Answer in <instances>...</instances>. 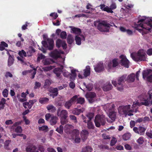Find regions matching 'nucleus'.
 <instances>
[{"label":"nucleus","instance_id":"obj_8","mask_svg":"<svg viewBox=\"0 0 152 152\" xmlns=\"http://www.w3.org/2000/svg\"><path fill=\"white\" fill-rule=\"evenodd\" d=\"M94 122L96 126L99 127L101 125H104L106 122L105 118L103 115H96L95 119Z\"/></svg>","mask_w":152,"mask_h":152},{"label":"nucleus","instance_id":"obj_58","mask_svg":"<svg viewBox=\"0 0 152 152\" xmlns=\"http://www.w3.org/2000/svg\"><path fill=\"white\" fill-rule=\"evenodd\" d=\"M22 129L21 126H18L15 129V132L18 133H21L22 132Z\"/></svg>","mask_w":152,"mask_h":152},{"label":"nucleus","instance_id":"obj_54","mask_svg":"<svg viewBox=\"0 0 152 152\" xmlns=\"http://www.w3.org/2000/svg\"><path fill=\"white\" fill-rule=\"evenodd\" d=\"M19 55L21 57H22L23 56L26 57V53L23 50H22L21 51H19Z\"/></svg>","mask_w":152,"mask_h":152},{"label":"nucleus","instance_id":"obj_19","mask_svg":"<svg viewBox=\"0 0 152 152\" xmlns=\"http://www.w3.org/2000/svg\"><path fill=\"white\" fill-rule=\"evenodd\" d=\"M76 43L78 45H80L81 44V41H84L85 40V37L83 35L76 36L75 37Z\"/></svg>","mask_w":152,"mask_h":152},{"label":"nucleus","instance_id":"obj_64","mask_svg":"<svg viewBox=\"0 0 152 152\" xmlns=\"http://www.w3.org/2000/svg\"><path fill=\"white\" fill-rule=\"evenodd\" d=\"M45 57V56L42 54H41L40 55H39L38 57L37 61L39 62L41 59H44Z\"/></svg>","mask_w":152,"mask_h":152},{"label":"nucleus","instance_id":"obj_15","mask_svg":"<svg viewBox=\"0 0 152 152\" xmlns=\"http://www.w3.org/2000/svg\"><path fill=\"white\" fill-rule=\"evenodd\" d=\"M118 64V60L115 58L113 59L112 61H110L108 64V69H111L112 67L117 66Z\"/></svg>","mask_w":152,"mask_h":152},{"label":"nucleus","instance_id":"obj_3","mask_svg":"<svg viewBox=\"0 0 152 152\" xmlns=\"http://www.w3.org/2000/svg\"><path fill=\"white\" fill-rule=\"evenodd\" d=\"M94 25H97V28L100 31L108 32L111 25L105 21L95 22Z\"/></svg>","mask_w":152,"mask_h":152},{"label":"nucleus","instance_id":"obj_23","mask_svg":"<svg viewBox=\"0 0 152 152\" xmlns=\"http://www.w3.org/2000/svg\"><path fill=\"white\" fill-rule=\"evenodd\" d=\"M36 69H34L33 70L25 71L23 72L22 73L23 75H26L28 73H31L32 75L31 77V78L33 79L35 77V75L36 73Z\"/></svg>","mask_w":152,"mask_h":152},{"label":"nucleus","instance_id":"obj_52","mask_svg":"<svg viewBox=\"0 0 152 152\" xmlns=\"http://www.w3.org/2000/svg\"><path fill=\"white\" fill-rule=\"evenodd\" d=\"M17 97L18 98L19 101L21 102H23L27 100L26 98H21L19 94H17Z\"/></svg>","mask_w":152,"mask_h":152},{"label":"nucleus","instance_id":"obj_16","mask_svg":"<svg viewBox=\"0 0 152 152\" xmlns=\"http://www.w3.org/2000/svg\"><path fill=\"white\" fill-rule=\"evenodd\" d=\"M56 45L58 48L62 46L63 49H66L67 47V45L65 42L62 41L60 39H58L56 40Z\"/></svg>","mask_w":152,"mask_h":152},{"label":"nucleus","instance_id":"obj_9","mask_svg":"<svg viewBox=\"0 0 152 152\" xmlns=\"http://www.w3.org/2000/svg\"><path fill=\"white\" fill-rule=\"evenodd\" d=\"M45 117L46 120L49 121L52 125L56 124L58 120V118L56 116L49 113L46 114Z\"/></svg>","mask_w":152,"mask_h":152},{"label":"nucleus","instance_id":"obj_38","mask_svg":"<svg viewBox=\"0 0 152 152\" xmlns=\"http://www.w3.org/2000/svg\"><path fill=\"white\" fill-rule=\"evenodd\" d=\"M92 149L89 146H87L84 148L82 149L81 152H91Z\"/></svg>","mask_w":152,"mask_h":152},{"label":"nucleus","instance_id":"obj_22","mask_svg":"<svg viewBox=\"0 0 152 152\" xmlns=\"http://www.w3.org/2000/svg\"><path fill=\"white\" fill-rule=\"evenodd\" d=\"M135 79V75L132 73L126 77V81L128 83H131L134 81Z\"/></svg>","mask_w":152,"mask_h":152},{"label":"nucleus","instance_id":"obj_51","mask_svg":"<svg viewBox=\"0 0 152 152\" xmlns=\"http://www.w3.org/2000/svg\"><path fill=\"white\" fill-rule=\"evenodd\" d=\"M56 131L60 134H61L63 132V126L61 125L60 126L59 128H57Z\"/></svg>","mask_w":152,"mask_h":152},{"label":"nucleus","instance_id":"obj_35","mask_svg":"<svg viewBox=\"0 0 152 152\" xmlns=\"http://www.w3.org/2000/svg\"><path fill=\"white\" fill-rule=\"evenodd\" d=\"M83 110H82L80 109L75 108L73 109L72 111V113L75 115H79L81 113L83 112Z\"/></svg>","mask_w":152,"mask_h":152},{"label":"nucleus","instance_id":"obj_55","mask_svg":"<svg viewBox=\"0 0 152 152\" xmlns=\"http://www.w3.org/2000/svg\"><path fill=\"white\" fill-rule=\"evenodd\" d=\"M51 84V82L50 80L47 79L45 80V84L44 86V88H46L49 86Z\"/></svg>","mask_w":152,"mask_h":152},{"label":"nucleus","instance_id":"obj_63","mask_svg":"<svg viewBox=\"0 0 152 152\" xmlns=\"http://www.w3.org/2000/svg\"><path fill=\"white\" fill-rule=\"evenodd\" d=\"M45 57V56L42 54H41L40 55H39L38 57L37 61L39 62L41 59H44Z\"/></svg>","mask_w":152,"mask_h":152},{"label":"nucleus","instance_id":"obj_57","mask_svg":"<svg viewBox=\"0 0 152 152\" xmlns=\"http://www.w3.org/2000/svg\"><path fill=\"white\" fill-rule=\"evenodd\" d=\"M137 142L140 144H142L144 142L143 137H140L137 141Z\"/></svg>","mask_w":152,"mask_h":152},{"label":"nucleus","instance_id":"obj_7","mask_svg":"<svg viewBox=\"0 0 152 152\" xmlns=\"http://www.w3.org/2000/svg\"><path fill=\"white\" fill-rule=\"evenodd\" d=\"M59 61L57 64L60 66V68H55L53 70L54 73L56 75L57 77H59L61 72L63 68V65L64 64V58H60Z\"/></svg>","mask_w":152,"mask_h":152},{"label":"nucleus","instance_id":"obj_39","mask_svg":"<svg viewBox=\"0 0 152 152\" xmlns=\"http://www.w3.org/2000/svg\"><path fill=\"white\" fill-rule=\"evenodd\" d=\"M131 136V134L129 133H127L124 134L123 136V138L125 140L129 139Z\"/></svg>","mask_w":152,"mask_h":152},{"label":"nucleus","instance_id":"obj_2","mask_svg":"<svg viewBox=\"0 0 152 152\" xmlns=\"http://www.w3.org/2000/svg\"><path fill=\"white\" fill-rule=\"evenodd\" d=\"M135 28L143 36L148 33L152 28V18L144 17L138 21Z\"/></svg>","mask_w":152,"mask_h":152},{"label":"nucleus","instance_id":"obj_4","mask_svg":"<svg viewBox=\"0 0 152 152\" xmlns=\"http://www.w3.org/2000/svg\"><path fill=\"white\" fill-rule=\"evenodd\" d=\"M146 56L145 52L143 50H140L136 54L134 53L131 54V57L135 61L145 60Z\"/></svg>","mask_w":152,"mask_h":152},{"label":"nucleus","instance_id":"obj_28","mask_svg":"<svg viewBox=\"0 0 152 152\" xmlns=\"http://www.w3.org/2000/svg\"><path fill=\"white\" fill-rule=\"evenodd\" d=\"M104 69L103 64L100 62L98 64L97 66L94 67L95 71L97 72H99L102 70Z\"/></svg>","mask_w":152,"mask_h":152},{"label":"nucleus","instance_id":"obj_18","mask_svg":"<svg viewBox=\"0 0 152 152\" xmlns=\"http://www.w3.org/2000/svg\"><path fill=\"white\" fill-rule=\"evenodd\" d=\"M68 114V112L66 110H62L60 112L59 110H58L57 115L58 116H60L61 118H67Z\"/></svg>","mask_w":152,"mask_h":152},{"label":"nucleus","instance_id":"obj_62","mask_svg":"<svg viewBox=\"0 0 152 152\" xmlns=\"http://www.w3.org/2000/svg\"><path fill=\"white\" fill-rule=\"evenodd\" d=\"M50 16L52 17L54 19H56L58 17L57 13L55 12L51 13Z\"/></svg>","mask_w":152,"mask_h":152},{"label":"nucleus","instance_id":"obj_36","mask_svg":"<svg viewBox=\"0 0 152 152\" xmlns=\"http://www.w3.org/2000/svg\"><path fill=\"white\" fill-rule=\"evenodd\" d=\"M146 129L144 127L140 126L138 127V134L141 135H143L145 133Z\"/></svg>","mask_w":152,"mask_h":152},{"label":"nucleus","instance_id":"obj_5","mask_svg":"<svg viewBox=\"0 0 152 152\" xmlns=\"http://www.w3.org/2000/svg\"><path fill=\"white\" fill-rule=\"evenodd\" d=\"M43 37L44 40L42 43L43 46L50 50L53 49L54 46L53 39L48 38L46 34L43 35Z\"/></svg>","mask_w":152,"mask_h":152},{"label":"nucleus","instance_id":"obj_44","mask_svg":"<svg viewBox=\"0 0 152 152\" xmlns=\"http://www.w3.org/2000/svg\"><path fill=\"white\" fill-rule=\"evenodd\" d=\"M106 107L107 108V110H112L113 109H114L115 106L114 104H107Z\"/></svg>","mask_w":152,"mask_h":152},{"label":"nucleus","instance_id":"obj_30","mask_svg":"<svg viewBox=\"0 0 152 152\" xmlns=\"http://www.w3.org/2000/svg\"><path fill=\"white\" fill-rule=\"evenodd\" d=\"M100 7L101 9L104 11L111 13H112L113 12V11L110 9L109 7L107 6L105 7V5L104 4L100 5Z\"/></svg>","mask_w":152,"mask_h":152},{"label":"nucleus","instance_id":"obj_45","mask_svg":"<svg viewBox=\"0 0 152 152\" xmlns=\"http://www.w3.org/2000/svg\"><path fill=\"white\" fill-rule=\"evenodd\" d=\"M49 99L47 98H41L39 99V102L41 104H44L48 101Z\"/></svg>","mask_w":152,"mask_h":152},{"label":"nucleus","instance_id":"obj_21","mask_svg":"<svg viewBox=\"0 0 152 152\" xmlns=\"http://www.w3.org/2000/svg\"><path fill=\"white\" fill-rule=\"evenodd\" d=\"M58 89L57 88H50V91L51 94H50V96H52L53 98H54L55 96H56L58 94Z\"/></svg>","mask_w":152,"mask_h":152},{"label":"nucleus","instance_id":"obj_37","mask_svg":"<svg viewBox=\"0 0 152 152\" xmlns=\"http://www.w3.org/2000/svg\"><path fill=\"white\" fill-rule=\"evenodd\" d=\"M62 73L63 75L65 77H69L70 78V73L68 72L66 70L63 69L62 70Z\"/></svg>","mask_w":152,"mask_h":152},{"label":"nucleus","instance_id":"obj_6","mask_svg":"<svg viewBox=\"0 0 152 152\" xmlns=\"http://www.w3.org/2000/svg\"><path fill=\"white\" fill-rule=\"evenodd\" d=\"M126 75H123L120 77L118 80V83H117L116 80H113L112 81V84L117 87L118 90L121 91L123 90V83L124 82V80H126Z\"/></svg>","mask_w":152,"mask_h":152},{"label":"nucleus","instance_id":"obj_25","mask_svg":"<svg viewBox=\"0 0 152 152\" xmlns=\"http://www.w3.org/2000/svg\"><path fill=\"white\" fill-rule=\"evenodd\" d=\"M73 97H75V103L77 101V103L81 104L84 103L85 100L84 98L82 97L78 98L77 95H75Z\"/></svg>","mask_w":152,"mask_h":152},{"label":"nucleus","instance_id":"obj_43","mask_svg":"<svg viewBox=\"0 0 152 152\" xmlns=\"http://www.w3.org/2000/svg\"><path fill=\"white\" fill-rule=\"evenodd\" d=\"M87 127L88 129H93L94 127V126L91 121H87Z\"/></svg>","mask_w":152,"mask_h":152},{"label":"nucleus","instance_id":"obj_32","mask_svg":"<svg viewBox=\"0 0 152 152\" xmlns=\"http://www.w3.org/2000/svg\"><path fill=\"white\" fill-rule=\"evenodd\" d=\"M72 31L71 32L75 34H76L78 35V36L80 35V34L81 33V31L80 28H75L72 27L71 29Z\"/></svg>","mask_w":152,"mask_h":152},{"label":"nucleus","instance_id":"obj_49","mask_svg":"<svg viewBox=\"0 0 152 152\" xmlns=\"http://www.w3.org/2000/svg\"><path fill=\"white\" fill-rule=\"evenodd\" d=\"M54 67V66H48L43 68V70L45 71H48L52 69Z\"/></svg>","mask_w":152,"mask_h":152},{"label":"nucleus","instance_id":"obj_47","mask_svg":"<svg viewBox=\"0 0 152 152\" xmlns=\"http://www.w3.org/2000/svg\"><path fill=\"white\" fill-rule=\"evenodd\" d=\"M39 129L40 131H45L47 132L48 130V127L47 126H43L41 127H39Z\"/></svg>","mask_w":152,"mask_h":152},{"label":"nucleus","instance_id":"obj_61","mask_svg":"<svg viewBox=\"0 0 152 152\" xmlns=\"http://www.w3.org/2000/svg\"><path fill=\"white\" fill-rule=\"evenodd\" d=\"M41 86V84L40 83L36 82L35 83V86L34 88L35 89L39 88Z\"/></svg>","mask_w":152,"mask_h":152},{"label":"nucleus","instance_id":"obj_1","mask_svg":"<svg viewBox=\"0 0 152 152\" xmlns=\"http://www.w3.org/2000/svg\"><path fill=\"white\" fill-rule=\"evenodd\" d=\"M150 101L146 99H144L143 102L141 103L139 102H134L132 107V108H135V109H131V105H121L119 106L118 109V113L120 116L123 117H126L127 115L131 116L133 115V112L136 113L137 111V108L138 107L142 105L145 106H148L150 103Z\"/></svg>","mask_w":152,"mask_h":152},{"label":"nucleus","instance_id":"obj_41","mask_svg":"<svg viewBox=\"0 0 152 152\" xmlns=\"http://www.w3.org/2000/svg\"><path fill=\"white\" fill-rule=\"evenodd\" d=\"M67 41L69 44H71L74 41V38L71 35L69 34L67 37Z\"/></svg>","mask_w":152,"mask_h":152},{"label":"nucleus","instance_id":"obj_29","mask_svg":"<svg viewBox=\"0 0 152 152\" xmlns=\"http://www.w3.org/2000/svg\"><path fill=\"white\" fill-rule=\"evenodd\" d=\"M76 72H78V71L75 69L71 70V74H70V79L71 80H74L77 76Z\"/></svg>","mask_w":152,"mask_h":152},{"label":"nucleus","instance_id":"obj_26","mask_svg":"<svg viewBox=\"0 0 152 152\" xmlns=\"http://www.w3.org/2000/svg\"><path fill=\"white\" fill-rule=\"evenodd\" d=\"M112 87L113 86L110 83H107L103 85L102 89L104 91H107L111 90Z\"/></svg>","mask_w":152,"mask_h":152},{"label":"nucleus","instance_id":"obj_14","mask_svg":"<svg viewBox=\"0 0 152 152\" xmlns=\"http://www.w3.org/2000/svg\"><path fill=\"white\" fill-rule=\"evenodd\" d=\"M83 76H82L80 74L78 75V77L79 78L81 79H83L84 77H86L90 75V68L89 66H86L85 69L84 70Z\"/></svg>","mask_w":152,"mask_h":152},{"label":"nucleus","instance_id":"obj_20","mask_svg":"<svg viewBox=\"0 0 152 152\" xmlns=\"http://www.w3.org/2000/svg\"><path fill=\"white\" fill-rule=\"evenodd\" d=\"M75 97H72L69 101L66 102L64 104L65 107L67 109H69L72 105L75 103Z\"/></svg>","mask_w":152,"mask_h":152},{"label":"nucleus","instance_id":"obj_12","mask_svg":"<svg viewBox=\"0 0 152 152\" xmlns=\"http://www.w3.org/2000/svg\"><path fill=\"white\" fill-rule=\"evenodd\" d=\"M62 51H59L57 50H55L49 53V55L54 58H57L61 57V54H63Z\"/></svg>","mask_w":152,"mask_h":152},{"label":"nucleus","instance_id":"obj_11","mask_svg":"<svg viewBox=\"0 0 152 152\" xmlns=\"http://www.w3.org/2000/svg\"><path fill=\"white\" fill-rule=\"evenodd\" d=\"M96 96V94L93 92L87 93L86 95V98L88 99L89 102L91 103L95 101Z\"/></svg>","mask_w":152,"mask_h":152},{"label":"nucleus","instance_id":"obj_60","mask_svg":"<svg viewBox=\"0 0 152 152\" xmlns=\"http://www.w3.org/2000/svg\"><path fill=\"white\" fill-rule=\"evenodd\" d=\"M6 102V99L3 98L1 99V101H0V105H1L2 107H4V104Z\"/></svg>","mask_w":152,"mask_h":152},{"label":"nucleus","instance_id":"obj_34","mask_svg":"<svg viewBox=\"0 0 152 152\" xmlns=\"http://www.w3.org/2000/svg\"><path fill=\"white\" fill-rule=\"evenodd\" d=\"M53 62L52 60L50 58H44L42 60V62L43 64L45 65H47L50 64Z\"/></svg>","mask_w":152,"mask_h":152},{"label":"nucleus","instance_id":"obj_53","mask_svg":"<svg viewBox=\"0 0 152 152\" xmlns=\"http://www.w3.org/2000/svg\"><path fill=\"white\" fill-rule=\"evenodd\" d=\"M8 90L6 89H5L2 92V94L3 96L4 97H7L8 95Z\"/></svg>","mask_w":152,"mask_h":152},{"label":"nucleus","instance_id":"obj_48","mask_svg":"<svg viewBox=\"0 0 152 152\" xmlns=\"http://www.w3.org/2000/svg\"><path fill=\"white\" fill-rule=\"evenodd\" d=\"M37 101L36 99H34L30 100L29 102H28L29 103L28 108L30 109L32 107L33 104Z\"/></svg>","mask_w":152,"mask_h":152},{"label":"nucleus","instance_id":"obj_59","mask_svg":"<svg viewBox=\"0 0 152 152\" xmlns=\"http://www.w3.org/2000/svg\"><path fill=\"white\" fill-rule=\"evenodd\" d=\"M61 37L62 39H66V33L65 31L62 32L60 34Z\"/></svg>","mask_w":152,"mask_h":152},{"label":"nucleus","instance_id":"obj_24","mask_svg":"<svg viewBox=\"0 0 152 152\" xmlns=\"http://www.w3.org/2000/svg\"><path fill=\"white\" fill-rule=\"evenodd\" d=\"M88 135V132L86 130H82L80 133V136L82 140L83 141L86 140Z\"/></svg>","mask_w":152,"mask_h":152},{"label":"nucleus","instance_id":"obj_13","mask_svg":"<svg viewBox=\"0 0 152 152\" xmlns=\"http://www.w3.org/2000/svg\"><path fill=\"white\" fill-rule=\"evenodd\" d=\"M120 58L121 59L120 61L122 65L124 66L127 68L129 67V61L127 59L126 56L124 55L120 56Z\"/></svg>","mask_w":152,"mask_h":152},{"label":"nucleus","instance_id":"obj_10","mask_svg":"<svg viewBox=\"0 0 152 152\" xmlns=\"http://www.w3.org/2000/svg\"><path fill=\"white\" fill-rule=\"evenodd\" d=\"M79 132L78 130H74L72 133V138L75 142L78 143L80 142V138L79 136Z\"/></svg>","mask_w":152,"mask_h":152},{"label":"nucleus","instance_id":"obj_17","mask_svg":"<svg viewBox=\"0 0 152 152\" xmlns=\"http://www.w3.org/2000/svg\"><path fill=\"white\" fill-rule=\"evenodd\" d=\"M26 151L27 152H39L37 147L33 144L28 145L26 148Z\"/></svg>","mask_w":152,"mask_h":152},{"label":"nucleus","instance_id":"obj_27","mask_svg":"<svg viewBox=\"0 0 152 152\" xmlns=\"http://www.w3.org/2000/svg\"><path fill=\"white\" fill-rule=\"evenodd\" d=\"M152 74V70L150 69L143 71L142 72L143 77L144 79L147 78L150 75Z\"/></svg>","mask_w":152,"mask_h":152},{"label":"nucleus","instance_id":"obj_50","mask_svg":"<svg viewBox=\"0 0 152 152\" xmlns=\"http://www.w3.org/2000/svg\"><path fill=\"white\" fill-rule=\"evenodd\" d=\"M94 113H89L87 114L86 115V117L88 118V120L87 121H91V119L94 116Z\"/></svg>","mask_w":152,"mask_h":152},{"label":"nucleus","instance_id":"obj_31","mask_svg":"<svg viewBox=\"0 0 152 152\" xmlns=\"http://www.w3.org/2000/svg\"><path fill=\"white\" fill-rule=\"evenodd\" d=\"M116 112L113 111L109 112L108 115L109 118L113 121H114L116 118Z\"/></svg>","mask_w":152,"mask_h":152},{"label":"nucleus","instance_id":"obj_42","mask_svg":"<svg viewBox=\"0 0 152 152\" xmlns=\"http://www.w3.org/2000/svg\"><path fill=\"white\" fill-rule=\"evenodd\" d=\"M47 108L49 112H54L56 109V107L53 105H48Z\"/></svg>","mask_w":152,"mask_h":152},{"label":"nucleus","instance_id":"obj_33","mask_svg":"<svg viewBox=\"0 0 152 152\" xmlns=\"http://www.w3.org/2000/svg\"><path fill=\"white\" fill-rule=\"evenodd\" d=\"M120 29L121 31L123 32H126L129 35H131L133 34V31L129 29H126L125 28L123 27H120Z\"/></svg>","mask_w":152,"mask_h":152},{"label":"nucleus","instance_id":"obj_40","mask_svg":"<svg viewBox=\"0 0 152 152\" xmlns=\"http://www.w3.org/2000/svg\"><path fill=\"white\" fill-rule=\"evenodd\" d=\"M14 59L13 57L9 55V57L8 61V65L9 66H11L13 63Z\"/></svg>","mask_w":152,"mask_h":152},{"label":"nucleus","instance_id":"obj_46","mask_svg":"<svg viewBox=\"0 0 152 152\" xmlns=\"http://www.w3.org/2000/svg\"><path fill=\"white\" fill-rule=\"evenodd\" d=\"M83 85L88 91H91L92 90V86L91 84H89L88 85H86V83H84Z\"/></svg>","mask_w":152,"mask_h":152},{"label":"nucleus","instance_id":"obj_56","mask_svg":"<svg viewBox=\"0 0 152 152\" xmlns=\"http://www.w3.org/2000/svg\"><path fill=\"white\" fill-rule=\"evenodd\" d=\"M66 118H61V122L62 125H63L66 124L67 122Z\"/></svg>","mask_w":152,"mask_h":152}]
</instances>
